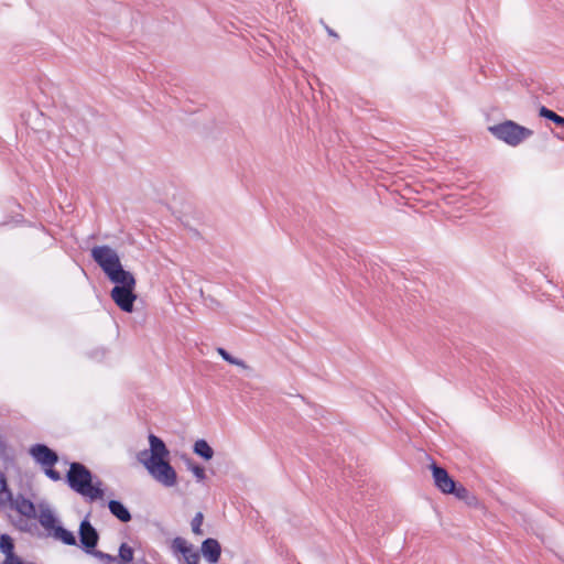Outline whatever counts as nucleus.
Listing matches in <instances>:
<instances>
[{
  "instance_id": "nucleus-1",
  "label": "nucleus",
  "mask_w": 564,
  "mask_h": 564,
  "mask_svg": "<svg viewBox=\"0 0 564 564\" xmlns=\"http://www.w3.org/2000/svg\"><path fill=\"white\" fill-rule=\"evenodd\" d=\"M149 448L138 453V462L145 468L154 481L165 488L177 485V473L170 463V451L165 443L154 434L148 436Z\"/></svg>"
},
{
  "instance_id": "nucleus-2",
  "label": "nucleus",
  "mask_w": 564,
  "mask_h": 564,
  "mask_svg": "<svg viewBox=\"0 0 564 564\" xmlns=\"http://www.w3.org/2000/svg\"><path fill=\"white\" fill-rule=\"evenodd\" d=\"M67 481L73 490L89 500H97L104 497L101 482H93L90 471L79 463L70 464L67 473Z\"/></svg>"
},
{
  "instance_id": "nucleus-3",
  "label": "nucleus",
  "mask_w": 564,
  "mask_h": 564,
  "mask_svg": "<svg viewBox=\"0 0 564 564\" xmlns=\"http://www.w3.org/2000/svg\"><path fill=\"white\" fill-rule=\"evenodd\" d=\"M488 131L497 140L512 148L519 147L533 135V130L510 119L489 126Z\"/></svg>"
},
{
  "instance_id": "nucleus-4",
  "label": "nucleus",
  "mask_w": 564,
  "mask_h": 564,
  "mask_svg": "<svg viewBox=\"0 0 564 564\" xmlns=\"http://www.w3.org/2000/svg\"><path fill=\"white\" fill-rule=\"evenodd\" d=\"M111 282L115 283L110 291L111 300L121 311L132 313L138 297L135 294L137 280L133 274L128 273Z\"/></svg>"
},
{
  "instance_id": "nucleus-5",
  "label": "nucleus",
  "mask_w": 564,
  "mask_h": 564,
  "mask_svg": "<svg viewBox=\"0 0 564 564\" xmlns=\"http://www.w3.org/2000/svg\"><path fill=\"white\" fill-rule=\"evenodd\" d=\"M91 257L102 269L110 281L130 273L124 270L119 254L109 246H99L91 249Z\"/></svg>"
},
{
  "instance_id": "nucleus-6",
  "label": "nucleus",
  "mask_w": 564,
  "mask_h": 564,
  "mask_svg": "<svg viewBox=\"0 0 564 564\" xmlns=\"http://www.w3.org/2000/svg\"><path fill=\"white\" fill-rule=\"evenodd\" d=\"M171 550L174 554H181L186 564H198L200 556L186 539L177 536L171 542Z\"/></svg>"
},
{
  "instance_id": "nucleus-7",
  "label": "nucleus",
  "mask_w": 564,
  "mask_h": 564,
  "mask_svg": "<svg viewBox=\"0 0 564 564\" xmlns=\"http://www.w3.org/2000/svg\"><path fill=\"white\" fill-rule=\"evenodd\" d=\"M29 454L42 467H53L58 459L57 454L43 444L31 446L29 448Z\"/></svg>"
},
{
  "instance_id": "nucleus-8",
  "label": "nucleus",
  "mask_w": 564,
  "mask_h": 564,
  "mask_svg": "<svg viewBox=\"0 0 564 564\" xmlns=\"http://www.w3.org/2000/svg\"><path fill=\"white\" fill-rule=\"evenodd\" d=\"M431 470H432L434 485L443 494L449 495L452 491L455 490L456 482L454 481V479L448 475V473L444 468H442L435 464H432Z\"/></svg>"
},
{
  "instance_id": "nucleus-9",
  "label": "nucleus",
  "mask_w": 564,
  "mask_h": 564,
  "mask_svg": "<svg viewBox=\"0 0 564 564\" xmlns=\"http://www.w3.org/2000/svg\"><path fill=\"white\" fill-rule=\"evenodd\" d=\"M200 552H202V555L204 556V558L209 564H217L220 558L221 546L216 539L209 538V539H206L205 541H203L202 546H200Z\"/></svg>"
},
{
  "instance_id": "nucleus-10",
  "label": "nucleus",
  "mask_w": 564,
  "mask_h": 564,
  "mask_svg": "<svg viewBox=\"0 0 564 564\" xmlns=\"http://www.w3.org/2000/svg\"><path fill=\"white\" fill-rule=\"evenodd\" d=\"M98 541V534L91 524L87 521H83L80 524V542L87 549L96 546Z\"/></svg>"
},
{
  "instance_id": "nucleus-11",
  "label": "nucleus",
  "mask_w": 564,
  "mask_h": 564,
  "mask_svg": "<svg viewBox=\"0 0 564 564\" xmlns=\"http://www.w3.org/2000/svg\"><path fill=\"white\" fill-rule=\"evenodd\" d=\"M217 354L228 364L236 366L243 370L247 373H251L253 371L252 367L249 366L246 361L242 359L236 358L232 355H230L226 349L219 347L217 348Z\"/></svg>"
},
{
  "instance_id": "nucleus-12",
  "label": "nucleus",
  "mask_w": 564,
  "mask_h": 564,
  "mask_svg": "<svg viewBox=\"0 0 564 564\" xmlns=\"http://www.w3.org/2000/svg\"><path fill=\"white\" fill-rule=\"evenodd\" d=\"M12 505L21 514L28 518L36 517L35 507L30 500L24 498H18L12 502Z\"/></svg>"
},
{
  "instance_id": "nucleus-13",
  "label": "nucleus",
  "mask_w": 564,
  "mask_h": 564,
  "mask_svg": "<svg viewBox=\"0 0 564 564\" xmlns=\"http://www.w3.org/2000/svg\"><path fill=\"white\" fill-rule=\"evenodd\" d=\"M193 451L205 460H210L214 457V449L205 440H197L194 443Z\"/></svg>"
},
{
  "instance_id": "nucleus-14",
  "label": "nucleus",
  "mask_w": 564,
  "mask_h": 564,
  "mask_svg": "<svg viewBox=\"0 0 564 564\" xmlns=\"http://www.w3.org/2000/svg\"><path fill=\"white\" fill-rule=\"evenodd\" d=\"M39 518L40 523L48 529L54 530L56 527V519L54 517V513L48 508H41L39 514H36Z\"/></svg>"
},
{
  "instance_id": "nucleus-15",
  "label": "nucleus",
  "mask_w": 564,
  "mask_h": 564,
  "mask_svg": "<svg viewBox=\"0 0 564 564\" xmlns=\"http://www.w3.org/2000/svg\"><path fill=\"white\" fill-rule=\"evenodd\" d=\"M451 494L455 495L458 499L464 500L470 507L478 506V499L463 486L455 485V490Z\"/></svg>"
},
{
  "instance_id": "nucleus-16",
  "label": "nucleus",
  "mask_w": 564,
  "mask_h": 564,
  "mask_svg": "<svg viewBox=\"0 0 564 564\" xmlns=\"http://www.w3.org/2000/svg\"><path fill=\"white\" fill-rule=\"evenodd\" d=\"M109 509L113 516H116L119 520L127 522L131 519V516L127 508L119 501L111 500L109 502Z\"/></svg>"
},
{
  "instance_id": "nucleus-17",
  "label": "nucleus",
  "mask_w": 564,
  "mask_h": 564,
  "mask_svg": "<svg viewBox=\"0 0 564 564\" xmlns=\"http://www.w3.org/2000/svg\"><path fill=\"white\" fill-rule=\"evenodd\" d=\"M54 536L68 545H73L76 543L74 534L62 527L56 525L54 528Z\"/></svg>"
},
{
  "instance_id": "nucleus-18",
  "label": "nucleus",
  "mask_w": 564,
  "mask_h": 564,
  "mask_svg": "<svg viewBox=\"0 0 564 564\" xmlns=\"http://www.w3.org/2000/svg\"><path fill=\"white\" fill-rule=\"evenodd\" d=\"M539 115L543 118H546V119L553 121L555 124H557L560 127H564V117L556 115L554 111L547 109L544 106H542L539 109Z\"/></svg>"
},
{
  "instance_id": "nucleus-19",
  "label": "nucleus",
  "mask_w": 564,
  "mask_h": 564,
  "mask_svg": "<svg viewBox=\"0 0 564 564\" xmlns=\"http://www.w3.org/2000/svg\"><path fill=\"white\" fill-rule=\"evenodd\" d=\"M12 495L7 487V481L4 475L0 471V505L4 506L8 502H11Z\"/></svg>"
},
{
  "instance_id": "nucleus-20",
  "label": "nucleus",
  "mask_w": 564,
  "mask_h": 564,
  "mask_svg": "<svg viewBox=\"0 0 564 564\" xmlns=\"http://www.w3.org/2000/svg\"><path fill=\"white\" fill-rule=\"evenodd\" d=\"M14 545L12 539L7 535L2 534L0 536V551L1 553L7 556L8 554H13Z\"/></svg>"
},
{
  "instance_id": "nucleus-21",
  "label": "nucleus",
  "mask_w": 564,
  "mask_h": 564,
  "mask_svg": "<svg viewBox=\"0 0 564 564\" xmlns=\"http://www.w3.org/2000/svg\"><path fill=\"white\" fill-rule=\"evenodd\" d=\"M203 521H204V516L202 512H197L195 514V517L192 519L191 521V528H192V532L195 534V535H203L204 534V531L202 529V525H203Z\"/></svg>"
},
{
  "instance_id": "nucleus-22",
  "label": "nucleus",
  "mask_w": 564,
  "mask_h": 564,
  "mask_svg": "<svg viewBox=\"0 0 564 564\" xmlns=\"http://www.w3.org/2000/svg\"><path fill=\"white\" fill-rule=\"evenodd\" d=\"M187 468L193 473L197 481H204L206 479V471L204 467L189 460L187 463Z\"/></svg>"
},
{
  "instance_id": "nucleus-23",
  "label": "nucleus",
  "mask_w": 564,
  "mask_h": 564,
  "mask_svg": "<svg viewBox=\"0 0 564 564\" xmlns=\"http://www.w3.org/2000/svg\"><path fill=\"white\" fill-rule=\"evenodd\" d=\"M119 556L121 562L129 563L133 558V550L123 543L119 549Z\"/></svg>"
},
{
  "instance_id": "nucleus-24",
  "label": "nucleus",
  "mask_w": 564,
  "mask_h": 564,
  "mask_svg": "<svg viewBox=\"0 0 564 564\" xmlns=\"http://www.w3.org/2000/svg\"><path fill=\"white\" fill-rule=\"evenodd\" d=\"M2 564H24V562L13 553L4 556Z\"/></svg>"
},
{
  "instance_id": "nucleus-25",
  "label": "nucleus",
  "mask_w": 564,
  "mask_h": 564,
  "mask_svg": "<svg viewBox=\"0 0 564 564\" xmlns=\"http://www.w3.org/2000/svg\"><path fill=\"white\" fill-rule=\"evenodd\" d=\"M43 468H44L45 475L47 477H50L51 479H53L55 481L61 479L59 474L56 470H54L52 467H43Z\"/></svg>"
},
{
  "instance_id": "nucleus-26",
  "label": "nucleus",
  "mask_w": 564,
  "mask_h": 564,
  "mask_svg": "<svg viewBox=\"0 0 564 564\" xmlns=\"http://www.w3.org/2000/svg\"><path fill=\"white\" fill-rule=\"evenodd\" d=\"M327 33L329 36H333V35H338L333 29L328 28V26H325Z\"/></svg>"
}]
</instances>
